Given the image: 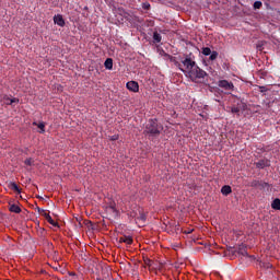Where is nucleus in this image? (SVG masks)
<instances>
[{"label": "nucleus", "instance_id": "c756f323", "mask_svg": "<svg viewBox=\"0 0 280 280\" xmlns=\"http://www.w3.org/2000/svg\"><path fill=\"white\" fill-rule=\"evenodd\" d=\"M147 264H148V266H150V264H152V260H148Z\"/></svg>", "mask_w": 280, "mask_h": 280}, {"label": "nucleus", "instance_id": "f3484780", "mask_svg": "<svg viewBox=\"0 0 280 280\" xmlns=\"http://www.w3.org/2000/svg\"><path fill=\"white\" fill-rule=\"evenodd\" d=\"M153 40H154V43H161V40H162L161 34L154 32L153 33Z\"/></svg>", "mask_w": 280, "mask_h": 280}, {"label": "nucleus", "instance_id": "aec40b11", "mask_svg": "<svg viewBox=\"0 0 280 280\" xmlns=\"http://www.w3.org/2000/svg\"><path fill=\"white\" fill-rule=\"evenodd\" d=\"M218 56H219V54H218V51H212L211 54H210V57H209V59L210 60H217L218 59Z\"/></svg>", "mask_w": 280, "mask_h": 280}, {"label": "nucleus", "instance_id": "9d476101", "mask_svg": "<svg viewBox=\"0 0 280 280\" xmlns=\"http://www.w3.org/2000/svg\"><path fill=\"white\" fill-rule=\"evenodd\" d=\"M119 243L130 246L132 244V238L130 236H121L119 237Z\"/></svg>", "mask_w": 280, "mask_h": 280}, {"label": "nucleus", "instance_id": "c85d7f7f", "mask_svg": "<svg viewBox=\"0 0 280 280\" xmlns=\"http://www.w3.org/2000/svg\"><path fill=\"white\" fill-rule=\"evenodd\" d=\"M186 233H188V234H189V233H194V230H188V232H186Z\"/></svg>", "mask_w": 280, "mask_h": 280}, {"label": "nucleus", "instance_id": "7c9ffc66", "mask_svg": "<svg viewBox=\"0 0 280 280\" xmlns=\"http://www.w3.org/2000/svg\"><path fill=\"white\" fill-rule=\"evenodd\" d=\"M109 209H112V211H116V210H115V208H114L113 206H110V208H109Z\"/></svg>", "mask_w": 280, "mask_h": 280}, {"label": "nucleus", "instance_id": "dca6fc26", "mask_svg": "<svg viewBox=\"0 0 280 280\" xmlns=\"http://www.w3.org/2000/svg\"><path fill=\"white\" fill-rule=\"evenodd\" d=\"M33 126H37V128H39L40 135H43L45 132V122H39V124L33 122Z\"/></svg>", "mask_w": 280, "mask_h": 280}, {"label": "nucleus", "instance_id": "ddd939ff", "mask_svg": "<svg viewBox=\"0 0 280 280\" xmlns=\"http://www.w3.org/2000/svg\"><path fill=\"white\" fill-rule=\"evenodd\" d=\"M271 209H275V211H280V199L279 198H276L271 202Z\"/></svg>", "mask_w": 280, "mask_h": 280}, {"label": "nucleus", "instance_id": "f257e3e1", "mask_svg": "<svg viewBox=\"0 0 280 280\" xmlns=\"http://www.w3.org/2000/svg\"><path fill=\"white\" fill-rule=\"evenodd\" d=\"M175 66H177L179 71H182L183 73H188V71H191L196 66V61L194 60L192 55L189 54V55H186L184 60H182V63L176 61Z\"/></svg>", "mask_w": 280, "mask_h": 280}, {"label": "nucleus", "instance_id": "20e7f679", "mask_svg": "<svg viewBox=\"0 0 280 280\" xmlns=\"http://www.w3.org/2000/svg\"><path fill=\"white\" fill-rule=\"evenodd\" d=\"M218 86L220 89H223V91H233V89H235V85L233 84V82H230L226 80L218 81Z\"/></svg>", "mask_w": 280, "mask_h": 280}, {"label": "nucleus", "instance_id": "cd10ccee", "mask_svg": "<svg viewBox=\"0 0 280 280\" xmlns=\"http://www.w3.org/2000/svg\"><path fill=\"white\" fill-rule=\"evenodd\" d=\"M262 187H268V183H264V184H262Z\"/></svg>", "mask_w": 280, "mask_h": 280}, {"label": "nucleus", "instance_id": "5701e85b", "mask_svg": "<svg viewBox=\"0 0 280 280\" xmlns=\"http://www.w3.org/2000/svg\"><path fill=\"white\" fill-rule=\"evenodd\" d=\"M24 163H25L28 167H32V165H34V161L32 160V158L26 159V160L24 161Z\"/></svg>", "mask_w": 280, "mask_h": 280}, {"label": "nucleus", "instance_id": "1a4fd4ad", "mask_svg": "<svg viewBox=\"0 0 280 280\" xmlns=\"http://www.w3.org/2000/svg\"><path fill=\"white\" fill-rule=\"evenodd\" d=\"M44 218L47 221L48 224H51V226H58V222H56L49 213L44 212Z\"/></svg>", "mask_w": 280, "mask_h": 280}, {"label": "nucleus", "instance_id": "2f4dec72", "mask_svg": "<svg viewBox=\"0 0 280 280\" xmlns=\"http://www.w3.org/2000/svg\"><path fill=\"white\" fill-rule=\"evenodd\" d=\"M40 211H43L40 208H38V212L40 213Z\"/></svg>", "mask_w": 280, "mask_h": 280}, {"label": "nucleus", "instance_id": "2eb2a0df", "mask_svg": "<svg viewBox=\"0 0 280 280\" xmlns=\"http://www.w3.org/2000/svg\"><path fill=\"white\" fill-rule=\"evenodd\" d=\"M10 189H12V191H16V194H21V188H19V185H16V183L12 182L9 184Z\"/></svg>", "mask_w": 280, "mask_h": 280}, {"label": "nucleus", "instance_id": "412c9836", "mask_svg": "<svg viewBox=\"0 0 280 280\" xmlns=\"http://www.w3.org/2000/svg\"><path fill=\"white\" fill-rule=\"evenodd\" d=\"M238 253H240V255H243V257L248 256V252H246V248H244V247H240Z\"/></svg>", "mask_w": 280, "mask_h": 280}, {"label": "nucleus", "instance_id": "39448f33", "mask_svg": "<svg viewBox=\"0 0 280 280\" xmlns=\"http://www.w3.org/2000/svg\"><path fill=\"white\" fill-rule=\"evenodd\" d=\"M0 102H3L7 106H12L13 104H19V98H10L8 94L0 95Z\"/></svg>", "mask_w": 280, "mask_h": 280}, {"label": "nucleus", "instance_id": "f03ea898", "mask_svg": "<svg viewBox=\"0 0 280 280\" xmlns=\"http://www.w3.org/2000/svg\"><path fill=\"white\" fill-rule=\"evenodd\" d=\"M162 130H163V126L159 125V120L150 119L147 122L145 132L148 135H152V137H156V136L161 135Z\"/></svg>", "mask_w": 280, "mask_h": 280}, {"label": "nucleus", "instance_id": "9b49d317", "mask_svg": "<svg viewBox=\"0 0 280 280\" xmlns=\"http://www.w3.org/2000/svg\"><path fill=\"white\" fill-rule=\"evenodd\" d=\"M233 192V189L231 188V186H229V185H225V186H223L222 188H221V194L223 195V196H229L230 194H232Z\"/></svg>", "mask_w": 280, "mask_h": 280}, {"label": "nucleus", "instance_id": "6e6552de", "mask_svg": "<svg viewBox=\"0 0 280 280\" xmlns=\"http://www.w3.org/2000/svg\"><path fill=\"white\" fill-rule=\"evenodd\" d=\"M54 23L59 25V27H65V19L60 14L54 16Z\"/></svg>", "mask_w": 280, "mask_h": 280}, {"label": "nucleus", "instance_id": "bb28decb", "mask_svg": "<svg viewBox=\"0 0 280 280\" xmlns=\"http://www.w3.org/2000/svg\"><path fill=\"white\" fill-rule=\"evenodd\" d=\"M143 9H144V10H150V3H148V2L144 3V4H143Z\"/></svg>", "mask_w": 280, "mask_h": 280}, {"label": "nucleus", "instance_id": "423d86ee", "mask_svg": "<svg viewBox=\"0 0 280 280\" xmlns=\"http://www.w3.org/2000/svg\"><path fill=\"white\" fill-rule=\"evenodd\" d=\"M126 86L131 93H139V83L137 81H129Z\"/></svg>", "mask_w": 280, "mask_h": 280}, {"label": "nucleus", "instance_id": "6ab92c4d", "mask_svg": "<svg viewBox=\"0 0 280 280\" xmlns=\"http://www.w3.org/2000/svg\"><path fill=\"white\" fill-rule=\"evenodd\" d=\"M211 48H209V47H203L202 48V51H201V54H203V56H211Z\"/></svg>", "mask_w": 280, "mask_h": 280}, {"label": "nucleus", "instance_id": "a878e982", "mask_svg": "<svg viewBox=\"0 0 280 280\" xmlns=\"http://www.w3.org/2000/svg\"><path fill=\"white\" fill-rule=\"evenodd\" d=\"M258 185H261L258 180L252 182V187H258Z\"/></svg>", "mask_w": 280, "mask_h": 280}, {"label": "nucleus", "instance_id": "b1692460", "mask_svg": "<svg viewBox=\"0 0 280 280\" xmlns=\"http://www.w3.org/2000/svg\"><path fill=\"white\" fill-rule=\"evenodd\" d=\"M119 139L118 135H114L109 137V141H117Z\"/></svg>", "mask_w": 280, "mask_h": 280}, {"label": "nucleus", "instance_id": "f8f14e48", "mask_svg": "<svg viewBox=\"0 0 280 280\" xmlns=\"http://www.w3.org/2000/svg\"><path fill=\"white\" fill-rule=\"evenodd\" d=\"M9 211H11V213H21V207H19L15 203H12L9 207Z\"/></svg>", "mask_w": 280, "mask_h": 280}, {"label": "nucleus", "instance_id": "a211bd4d", "mask_svg": "<svg viewBox=\"0 0 280 280\" xmlns=\"http://www.w3.org/2000/svg\"><path fill=\"white\" fill-rule=\"evenodd\" d=\"M261 5H264V3H261V1H255L253 4L254 10H261Z\"/></svg>", "mask_w": 280, "mask_h": 280}, {"label": "nucleus", "instance_id": "4468645a", "mask_svg": "<svg viewBox=\"0 0 280 280\" xmlns=\"http://www.w3.org/2000/svg\"><path fill=\"white\" fill-rule=\"evenodd\" d=\"M105 69H108V71L113 70V58H107L104 62Z\"/></svg>", "mask_w": 280, "mask_h": 280}, {"label": "nucleus", "instance_id": "7ed1b4c3", "mask_svg": "<svg viewBox=\"0 0 280 280\" xmlns=\"http://www.w3.org/2000/svg\"><path fill=\"white\" fill-rule=\"evenodd\" d=\"M188 78H190L191 82H196V80H202L207 78V72L197 65L187 72Z\"/></svg>", "mask_w": 280, "mask_h": 280}, {"label": "nucleus", "instance_id": "393cba45", "mask_svg": "<svg viewBox=\"0 0 280 280\" xmlns=\"http://www.w3.org/2000/svg\"><path fill=\"white\" fill-rule=\"evenodd\" d=\"M138 220H141V222H145V214L141 213V214L138 217Z\"/></svg>", "mask_w": 280, "mask_h": 280}, {"label": "nucleus", "instance_id": "4be33fe9", "mask_svg": "<svg viewBox=\"0 0 280 280\" xmlns=\"http://www.w3.org/2000/svg\"><path fill=\"white\" fill-rule=\"evenodd\" d=\"M241 110L242 109L240 107H232L231 108V113H233V115H240Z\"/></svg>", "mask_w": 280, "mask_h": 280}, {"label": "nucleus", "instance_id": "0eeeda50", "mask_svg": "<svg viewBox=\"0 0 280 280\" xmlns=\"http://www.w3.org/2000/svg\"><path fill=\"white\" fill-rule=\"evenodd\" d=\"M258 170H264V167H270V162L267 159L259 160L255 163Z\"/></svg>", "mask_w": 280, "mask_h": 280}]
</instances>
